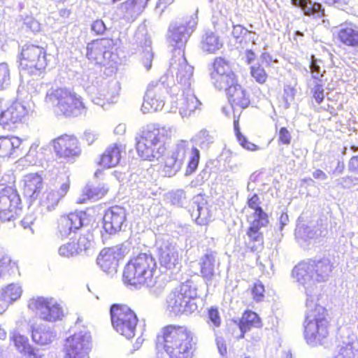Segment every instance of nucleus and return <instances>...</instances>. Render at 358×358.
<instances>
[{
	"label": "nucleus",
	"instance_id": "nucleus-1",
	"mask_svg": "<svg viewBox=\"0 0 358 358\" xmlns=\"http://www.w3.org/2000/svg\"><path fill=\"white\" fill-rule=\"evenodd\" d=\"M193 73V66L186 64L185 59L179 57V61L173 62L158 81L149 84L141 106L142 112L149 113L162 110L164 106L163 95H178L180 87L176 85V81L185 86H189Z\"/></svg>",
	"mask_w": 358,
	"mask_h": 358
},
{
	"label": "nucleus",
	"instance_id": "nucleus-2",
	"mask_svg": "<svg viewBox=\"0 0 358 358\" xmlns=\"http://www.w3.org/2000/svg\"><path fill=\"white\" fill-rule=\"evenodd\" d=\"M156 268L157 263L151 253H140L124 266L123 282L136 289L146 287L152 294L158 296L164 292L166 283L155 276Z\"/></svg>",
	"mask_w": 358,
	"mask_h": 358
},
{
	"label": "nucleus",
	"instance_id": "nucleus-3",
	"mask_svg": "<svg viewBox=\"0 0 358 358\" xmlns=\"http://www.w3.org/2000/svg\"><path fill=\"white\" fill-rule=\"evenodd\" d=\"M176 129L171 125L157 123L143 127L136 138V150L144 160L153 161L162 157Z\"/></svg>",
	"mask_w": 358,
	"mask_h": 358
},
{
	"label": "nucleus",
	"instance_id": "nucleus-4",
	"mask_svg": "<svg viewBox=\"0 0 358 358\" xmlns=\"http://www.w3.org/2000/svg\"><path fill=\"white\" fill-rule=\"evenodd\" d=\"M194 344L192 333L176 324L164 327L156 339L157 347L163 348L170 358H190Z\"/></svg>",
	"mask_w": 358,
	"mask_h": 358
},
{
	"label": "nucleus",
	"instance_id": "nucleus-5",
	"mask_svg": "<svg viewBox=\"0 0 358 358\" xmlns=\"http://www.w3.org/2000/svg\"><path fill=\"white\" fill-rule=\"evenodd\" d=\"M332 268L333 264L329 258L315 257L298 264L294 268L292 275L304 287L306 298L308 292L317 296L315 282L326 281L332 271Z\"/></svg>",
	"mask_w": 358,
	"mask_h": 358
},
{
	"label": "nucleus",
	"instance_id": "nucleus-6",
	"mask_svg": "<svg viewBox=\"0 0 358 358\" xmlns=\"http://www.w3.org/2000/svg\"><path fill=\"white\" fill-rule=\"evenodd\" d=\"M317 296L308 292L307 307L304 322V336L307 343L312 346L323 345L328 336L327 310L317 303Z\"/></svg>",
	"mask_w": 358,
	"mask_h": 358
},
{
	"label": "nucleus",
	"instance_id": "nucleus-7",
	"mask_svg": "<svg viewBox=\"0 0 358 358\" xmlns=\"http://www.w3.org/2000/svg\"><path fill=\"white\" fill-rule=\"evenodd\" d=\"M187 154L189 156L185 176L193 173L199 163L200 152L196 148L190 147L187 141L180 140L176 143L165 159L163 169L164 176L168 177L175 176L180 170Z\"/></svg>",
	"mask_w": 358,
	"mask_h": 358
},
{
	"label": "nucleus",
	"instance_id": "nucleus-8",
	"mask_svg": "<svg viewBox=\"0 0 358 358\" xmlns=\"http://www.w3.org/2000/svg\"><path fill=\"white\" fill-rule=\"evenodd\" d=\"M197 24L198 9L193 15L187 16L183 20L176 21L170 24L166 38L170 45L175 48V51L170 60L169 66L173 62H178L179 57H182L186 64H189L185 57L184 47Z\"/></svg>",
	"mask_w": 358,
	"mask_h": 358
},
{
	"label": "nucleus",
	"instance_id": "nucleus-9",
	"mask_svg": "<svg viewBox=\"0 0 358 358\" xmlns=\"http://www.w3.org/2000/svg\"><path fill=\"white\" fill-rule=\"evenodd\" d=\"M197 285L192 280H187L174 289L166 298L167 309L175 315H189L197 310L194 299L198 296Z\"/></svg>",
	"mask_w": 358,
	"mask_h": 358
},
{
	"label": "nucleus",
	"instance_id": "nucleus-10",
	"mask_svg": "<svg viewBox=\"0 0 358 358\" xmlns=\"http://www.w3.org/2000/svg\"><path fill=\"white\" fill-rule=\"evenodd\" d=\"M45 101L56 108V112L66 117H77L86 112L80 96L66 88L49 90Z\"/></svg>",
	"mask_w": 358,
	"mask_h": 358
},
{
	"label": "nucleus",
	"instance_id": "nucleus-11",
	"mask_svg": "<svg viewBox=\"0 0 358 358\" xmlns=\"http://www.w3.org/2000/svg\"><path fill=\"white\" fill-rule=\"evenodd\" d=\"M39 145L38 141L28 146L26 139L16 136H0V157L15 159L24 157L27 161L35 164Z\"/></svg>",
	"mask_w": 358,
	"mask_h": 358
},
{
	"label": "nucleus",
	"instance_id": "nucleus-12",
	"mask_svg": "<svg viewBox=\"0 0 358 358\" xmlns=\"http://www.w3.org/2000/svg\"><path fill=\"white\" fill-rule=\"evenodd\" d=\"M156 246L161 267L171 273L179 271L182 267L181 257L174 238L168 234L160 235L156 239Z\"/></svg>",
	"mask_w": 358,
	"mask_h": 358
},
{
	"label": "nucleus",
	"instance_id": "nucleus-13",
	"mask_svg": "<svg viewBox=\"0 0 358 358\" xmlns=\"http://www.w3.org/2000/svg\"><path fill=\"white\" fill-rule=\"evenodd\" d=\"M46 52L39 45H24L20 53V68L24 73L40 76L47 66Z\"/></svg>",
	"mask_w": 358,
	"mask_h": 358
},
{
	"label": "nucleus",
	"instance_id": "nucleus-14",
	"mask_svg": "<svg viewBox=\"0 0 358 358\" xmlns=\"http://www.w3.org/2000/svg\"><path fill=\"white\" fill-rule=\"evenodd\" d=\"M114 329L127 339L135 336L138 318L136 313L125 305L113 304L110 309Z\"/></svg>",
	"mask_w": 358,
	"mask_h": 358
},
{
	"label": "nucleus",
	"instance_id": "nucleus-15",
	"mask_svg": "<svg viewBox=\"0 0 358 358\" xmlns=\"http://www.w3.org/2000/svg\"><path fill=\"white\" fill-rule=\"evenodd\" d=\"M28 307L36 311L40 319L49 322L62 320L64 317L63 307L52 297L32 298L29 301Z\"/></svg>",
	"mask_w": 358,
	"mask_h": 358
},
{
	"label": "nucleus",
	"instance_id": "nucleus-16",
	"mask_svg": "<svg viewBox=\"0 0 358 358\" xmlns=\"http://www.w3.org/2000/svg\"><path fill=\"white\" fill-rule=\"evenodd\" d=\"M120 90V84L116 80H101L96 84L89 85L86 88L92 101L96 105L103 106L106 103L117 101Z\"/></svg>",
	"mask_w": 358,
	"mask_h": 358
},
{
	"label": "nucleus",
	"instance_id": "nucleus-17",
	"mask_svg": "<svg viewBox=\"0 0 358 358\" xmlns=\"http://www.w3.org/2000/svg\"><path fill=\"white\" fill-rule=\"evenodd\" d=\"M91 335L85 329L67 337L64 341L63 358H85L90 350Z\"/></svg>",
	"mask_w": 358,
	"mask_h": 358
},
{
	"label": "nucleus",
	"instance_id": "nucleus-18",
	"mask_svg": "<svg viewBox=\"0 0 358 358\" xmlns=\"http://www.w3.org/2000/svg\"><path fill=\"white\" fill-rule=\"evenodd\" d=\"M22 211L21 199L11 187H0V220L2 222L16 219Z\"/></svg>",
	"mask_w": 358,
	"mask_h": 358
},
{
	"label": "nucleus",
	"instance_id": "nucleus-19",
	"mask_svg": "<svg viewBox=\"0 0 358 358\" xmlns=\"http://www.w3.org/2000/svg\"><path fill=\"white\" fill-rule=\"evenodd\" d=\"M193 81V76L189 86H185L176 81V85L182 90L180 94L176 95V99L173 100V104L178 109V112L182 118L189 117L193 115L196 110L199 109L201 102L191 90V85Z\"/></svg>",
	"mask_w": 358,
	"mask_h": 358
},
{
	"label": "nucleus",
	"instance_id": "nucleus-20",
	"mask_svg": "<svg viewBox=\"0 0 358 358\" xmlns=\"http://www.w3.org/2000/svg\"><path fill=\"white\" fill-rule=\"evenodd\" d=\"M210 78L213 85L219 90L234 83L236 75L231 70L230 62L224 57H216L212 64Z\"/></svg>",
	"mask_w": 358,
	"mask_h": 358
},
{
	"label": "nucleus",
	"instance_id": "nucleus-21",
	"mask_svg": "<svg viewBox=\"0 0 358 358\" xmlns=\"http://www.w3.org/2000/svg\"><path fill=\"white\" fill-rule=\"evenodd\" d=\"M56 155L72 162L80 155L81 149L78 138L73 135H62L52 141Z\"/></svg>",
	"mask_w": 358,
	"mask_h": 358
},
{
	"label": "nucleus",
	"instance_id": "nucleus-22",
	"mask_svg": "<svg viewBox=\"0 0 358 358\" xmlns=\"http://www.w3.org/2000/svg\"><path fill=\"white\" fill-rule=\"evenodd\" d=\"M127 220L124 208L114 206L106 210L103 217V228L108 234H115L122 230Z\"/></svg>",
	"mask_w": 358,
	"mask_h": 358
},
{
	"label": "nucleus",
	"instance_id": "nucleus-23",
	"mask_svg": "<svg viewBox=\"0 0 358 358\" xmlns=\"http://www.w3.org/2000/svg\"><path fill=\"white\" fill-rule=\"evenodd\" d=\"M113 48V41L111 38L93 40L86 47V57L90 60L102 63L104 60L110 59Z\"/></svg>",
	"mask_w": 358,
	"mask_h": 358
},
{
	"label": "nucleus",
	"instance_id": "nucleus-24",
	"mask_svg": "<svg viewBox=\"0 0 358 358\" xmlns=\"http://www.w3.org/2000/svg\"><path fill=\"white\" fill-rule=\"evenodd\" d=\"M212 206L207 199L198 194L193 198V202L189 211L191 217L199 225H206L213 219Z\"/></svg>",
	"mask_w": 358,
	"mask_h": 358
},
{
	"label": "nucleus",
	"instance_id": "nucleus-25",
	"mask_svg": "<svg viewBox=\"0 0 358 358\" xmlns=\"http://www.w3.org/2000/svg\"><path fill=\"white\" fill-rule=\"evenodd\" d=\"M86 213L83 211L71 213L62 216L58 222V229L62 237H67L72 232H76L84 224Z\"/></svg>",
	"mask_w": 358,
	"mask_h": 358
},
{
	"label": "nucleus",
	"instance_id": "nucleus-26",
	"mask_svg": "<svg viewBox=\"0 0 358 358\" xmlns=\"http://www.w3.org/2000/svg\"><path fill=\"white\" fill-rule=\"evenodd\" d=\"M223 90L226 91L229 102L234 110L237 108L244 109L250 105V99L248 92L237 83L236 79L234 83H229Z\"/></svg>",
	"mask_w": 358,
	"mask_h": 358
},
{
	"label": "nucleus",
	"instance_id": "nucleus-27",
	"mask_svg": "<svg viewBox=\"0 0 358 358\" xmlns=\"http://www.w3.org/2000/svg\"><path fill=\"white\" fill-rule=\"evenodd\" d=\"M122 258L121 250L117 248H104L96 259V263L106 273L117 271L119 259Z\"/></svg>",
	"mask_w": 358,
	"mask_h": 358
},
{
	"label": "nucleus",
	"instance_id": "nucleus-28",
	"mask_svg": "<svg viewBox=\"0 0 358 358\" xmlns=\"http://www.w3.org/2000/svg\"><path fill=\"white\" fill-rule=\"evenodd\" d=\"M69 189V180L62 183L58 191L50 190L45 192L40 199L41 212H50L55 209L59 200L63 198Z\"/></svg>",
	"mask_w": 358,
	"mask_h": 358
},
{
	"label": "nucleus",
	"instance_id": "nucleus-29",
	"mask_svg": "<svg viewBox=\"0 0 358 358\" xmlns=\"http://www.w3.org/2000/svg\"><path fill=\"white\" fill-rule=\"evenodd\" d=\"M27 114V109L20 103H15L0 113V124L4 127L22 122Z\"/></svg>",
	"mask_w": 358,
	"mask_h": 358
},
{
	"label": "nucleus",
	"instance_id": "nucleus-30",
	"mask_svg": "<svg viewBox=\"0 0 358 358\" xmlns=\"http://www.w3.org/2000/svg\"><path fill=\"white\" fill-rule=\"evenodd\" d=\"M138 45L142 48L140 61L146 71L151 69L152 65V60L154 58V53L151 48V39L147 36L141 34L139 32L136 34L135 36Z\"/></svg>",
	"mask_w": 358,
	"mask_h": 358
},
{
	"label": "nucleus",
	"instance_id": "nucleus-31",
	"mask_svg": "<svg viewBox=\"0 0 358 358\" xmlns=\"http://www.w3.org/2000/svg\"><path fill=\"white\" fill-rule=\"evenodd\" d=\"M324 230L318 224H298L295 229V237L300 243L309 240H317L324 236Z\"/></svg>",
	"mask_w": 358,
	"mask_h": 358
},
{
	"label": "nucleus",
	"instance_id": "nucleus-32",
	"mask_svg": "<svg viewBox=\"0 0 358 358\" xmlns=\"http://www.w3.org/2000/svg\"><path fill=\"white\" fill-rule=\"evenodd\" d=\"M31 337L36 344L46 345L56 339L57 331L47 324H40L32 329Z\"/></svg>",
	"mask_w": 358,
	"mask_h": 358
},
{
	"label": "nucleus",
	"instance_id": "nucleus-33",
	"mask_svg": "<svg viewBox=\"0 0 358 358\" xmlns=\"http://www.w3.org/2000/svg\"><path fill=\"white\" fill-rule=\"evenodd\" d=\"M200 266V273L205 281L210 282L215 273V266H218L215 255L213 252H207L203 255L199 262Z\"/></svg>",
	"mask_w": 358,
	"mask_h": 358
},
{
	"label": "nucleus",
	"instance_id": "nucleus-34",
	"mask_svg": "<svg viewBox=\"0 0 358 358\" xmlns=\"http://www.w3.org/2000/svg\"><path fill=\"white\" fill-rule=\"evenodd\" d=\"M149 0H128L121 4L120 9L124 12V17L133 22L143 12Z\"/></svg>",
	"mask_w": 358,
	"mask_h": 358
},
{
	"label": "nucleus",
	"instance_id": "nucleus-35",
	"mask_svg": "<svg viewBox=\"0 0 358 358\" xmlns=\"http://www.w3.org/2000/svg\"><path fill=\"white\" fill-rule=\"evenodd\" d=\"M291 3L300 8L303 14L313 18H321L324 15V9L320 3L313 2L311 0H290Z\"/></svg>",
	"mask_w": 358,
	"mask_h": 358
},
{
	"label": "nucleus",
	"instance_id": "nucleus-36",
	"mask_svg": "<svg viewBox=\"0 0 358 358\" xmlns=\"http://www.w3.org/2000/svg\"><path fill=\"white\" fill-rule=\"evenodd\" d=\"M268 223V220L262 218V220H255L251 223L247 235L248 236L250 242L253 243L250 246L252 251H255L263 244V236L259 231L262 227H266Z\"/></svg>",
	"mask_w": 358,
	"mask_h": 358
},
{
	"label": "nucleus",
	"instance_id": "nucleus-37",
	"mask_svg": "<svg viewBox=\"0 0 358 358\" xmlns=\"http://www.w3.org/2000/svg\"><path fill=\"white\" fill-rule=\"evenodd\" d=\"M238 328L241 331V335L238 338H243L245 334L250 330L252 327H260L262 322L259 315L251 310L245 311L238 323Z\"/></svg>",
	"mask_w": 358,
	"mask_h": 358
},
{
	"label": "nucleus",
	"instance_id": "nucleus-38",
	"mask_svg": "<svg viewBox=\"0 0 358 358\" xmlns=\"http://www.w3.org/2000/svg\"><path fill=\"white\" fill-rule=\"evenodd\" d=\"M10 340L14 343L17 350L24 354L28 358H40V355L35 351V349L29 343L27 337L18 333H13Z\"/></svg>",
	"mask_w": 358,
	"mask_h": 358
},
{
	"label": "nucleus",
	"instance_id": "nucleus-39",
	"mask_svg": "<svg viewBox=\"0 0 358 358\" xmlns=\"http://www.w3.org/2000/svg\"><path fill=\"white\" fill-rule=\"evenodd\" d=\"M120 147L117 144L110 145L101 155L99 164L108 169L117 165L121 159Z\"/></svg>",
	"mask_w": 358,
	"mask_h": 358
},
{
	"label": "nucleus",
	"instance_id": "nucleus-40",
	"mask_svg": "<svg viewBox=\"0 0 358 358\" xmlns=\"http://www.w3.org/2000/svg\"><path fill=\"white\" fill-rule=\"evenodd\" d=\"M43 189V179L37 174H32L27 177L24 187V194L31 199L38 197Z\"/></svg>",
	"mask_w": 358,
	"mask_h": 358
},
{
	"label": "nucleus",
	"instance_id": "nucleus-41",
	"mask_svg": "<svg viewBox=\"0 0 358 358\" xmlns=\"http://www.w3.org/2000/svg\"><path fill=\"white\" fill-rule=\"evenodd\" d=\"M354 336L348 333L347 338L338 344L332 358H355L357 350L353 346Z\"/></svg>",
	"mask_w": 358,
	"mask_h": 358
},
{
	"label": "nucleus",
	"instance_id": "nucleus-42",
	"mask_svg": "<svg viewBox=\"0 0 358 358\" xmlns=\"http://www.w3.org/2000/svg\"><path fill=\"white\" fill-rule=\"evenodd\" d=\"M17 271L15 262L6 253V249L0 245V278H6L14 275Z\"/></svg>",
	"mask_w": 358,
	"mask_h": 358
},
{
	"label": "nucleus",
	"instance_id": "nucleus-43",
	"mask_svg": "<svg viewBox=\"0 0 358 358\" xmlns=\"http://www.w3.org/2000/svg\"><path fill=\"white\" fill-rule=\"evenodd\" d=\"M201 49L208 53H214L222 47L220 37L212 31H207L202 36Z\"/></svg>",
	"mask_w": 358,
	"mask_h": 358
},
{
	"label": "nucleus",
	"instance_id": "nucleus-44",
	"mask_svg": "<svg viewBox=\"0 0 358 358\" xmlns=\"http://www.w3.org/2000/svg\"><path fill=\"white\" fill-rule=\"evenodd\" d=\"M337 37L345 45L358 46V31L352 27L341 26L338 30Z\"/></svg>",
	"mask_w": 358,
	"mask_h": 358
},
{
	"label": "nucleus",
	"instance_id": "nucleus-45",
	"mask_svg": "<svg viewBox=\"0 0 358 358\" xmlns=\"http://www.w3.org/2000/svg\"><path fill=\"white\" fill-rule=\"evenodd\" d=\"M107 190L103 187L87 185L83 189V195L78 199L77 203H85L88 200L96 201L103 196Z\"/></svg>",
	"mask_w": 358,
	"mask_h": 358
},
{
	"label": "nucleus",
	"instance_id": "nucleus-46",
	"mask_svg": "<svg viewBox=\"0 0 358 358\" xmlns=\"http://www.w3.org/2000/svg\"><path fill=\"white\" fill-rule=\"evenodd\" d=\"M247 203L249 208L255 210V220H262V218L268 220L267 214L259 206L260 203L259 197L257 194H253L250 197H248Z\"/></svg>",
	"mask_w": 358,
	"mask_h": 358
},
{
	"label": "nucleus",
	"instance_id": "nucleus-47",
	"mask_svg": "<svg viewBox=\"0 0 358 358\" xmlns=\"http://www.w3.org/2000/svg\"><path fill=\"white\" fill-rule=\"evenodd\" d=\"M250 73L252 78L259 84H264L267 80L268 74L260 62H256L250 66Z\"/></svg>",
	"mask_w": 358,
	"mask_h": 358
},
{
	"label": "nucleus",
	"instance_id": "nucleus-48",
	"mask_svg": "<svg viewBox=\"0 0 358 358\" xmlns=\"http://www.w3.org/2000/svg\"><path fill=\"white\" fill-rule=\"evenodd\" d=\"M22 290L21 287L17 284L11 283L3 288L1 294H5V297L9 301L10 303L17 300L22 294Z\"/></svg>",
	"mask_w": 358,
	"mask_h": 358
},
{
	"label": "nucleus",
	"instance_id": "nucleus-49",
	"mask_svg": "<svg viewBox=\"0 0 358 358\" xmlns=\"http://www.w3.org/2000/svg\"><path fill=\"white\" fill-rule=\"evenodd\" d=\"M234 127L236 139L243 148L250 151H255L259 149L257 145L248 141L247 138L242 134L239 129L238 120H234Z\"/></svg>",
	"mask_w": 358,
	"mask_h": 358
},
{
	"label": "nucleus",
	"instance_id": "nucleus-50",
	"mask_svg": "<svg viewBox=\"0 0 358 358\" xmlns=\"http://www.w3.org/2000/svg\"><path fill=\"white\" fill-rule=\"evenodd\" d=\"M10 69L6 62L0 63V90H5L10 85Z\"/></svg>",
	"mask_w": 358,
	"mask_h": 358
},
{
	"label": "nucleus",
	"instance_id": "nucleus-51",
	"mask_svg": "<svg viewBox=\"0 0 358 358\" xmlns=\"http://www.w3.org/2000/svg\"><path fill=\"white\" fill-rule=\"evenodd\" d=\"M322 65L323 62L322 60L317 59L313 56L312 57L310 63V69L313 79L320 80L321 78L323 77L325 70L322 71Z\"/></svg>",
	"mask_w": 358,
	"mask_h": 358
},
{
	"label": "nucleus",
	"instance_id": "nucleus-52",
	"mask_svg": "<svg viewBox=\"0 0 358 358\" xmlns=\"http://www.w3.org/2000/svg\"><path fill=\"white\" fill-rule=\"evenodd\" d=\"M170 199L173 205L183 207L187 203L186 193L183 189H179L170 193Z\"/></svg>",
	"mask_w": 358,
	"mask_h": 358
},
{
	"label": "nucleus",
	"instance_id": "nucleus-53",
	"mask_svg": "<svg viewBox=\"0 0 358 358\" xmlns=\"http://www.w3.org/2000/svg\"><path fill=\"white\" fill-rule=\"evenodd\" d=\"M195 141L202 148H207L214 141V138L206 129L201 130L194 138Z\"/></svg>",
	"mask_w": 358,
	"mask_h": 358
},
{
	"label": "nucleus",
	"instance_id": "nucleus-54",
	"mask_svg": "<svg viewBox=\"0 0 358 358\" xmlns=\"http://www.w3.org/2000/svg\"><path fill=\"white\" fill-rule=\"evenodd\" d=\"M58 253L63 257H71L77 255V249L75 242H69L61 245L58 249Z\"/></svg>",
	"mask_w": 358,
	"mask_h": 358
},
{
	"label": "nucleus",
	"instance_id": "nucleus-55",
	"mask_svg": "<svg viewBox=\"0 0 358 358\" xmlns=\"http://www.w3.org/2000/svg\"><path fill=\"white\" fill-rule=\"evenodd\" d=\"M208 324L210 327L217 328L221 324V318L217 308L212 307L208 313Z\"/></svg>",
	"mask_w": 358,
	"mask_h": 358
},
{
	"label": "nucleus",
	"instance_id": "nucleus-56",
	"mask_svg": "<svg viewBox=\"0 0 358 358\" xmlns=\"http://www.w3.org/2000/svg\"><path fill=\"white\" fill-rule=\"evenodd\" d=\"M91 31L96 36H102L108 29L104 22L101 19L93 21L90 25Z\"/></svg>",
	"mask_w": 358,
	"mask_h": 358
},
{
	"label": "nucleus",
	"instance_id": "nucleus-57",
	"mask_svg": "<svg viewBox=\"0 0 358 358\" xmlns=\"http://www.w3.org/2000/svg\"><path fill=\"white\" fill-rule=\"evenodd\" d=\"M296 93V90L294 87L291 85H285L283 97L286 108L289 107L290 103L294 99Z\"/></svg>",
	"mask_w": 358,
	"mask_h": 358
},
{
	"label": "nucleus",
	"instance_id": "nucleus-58",
	"mask_svg": "<svg viewBox=\"0 0 358 358\" xmlns=\"http://www.w3.org/2000/svg\"><path fill=\"white\" fill-rule=\"evenodd\" d=\"M92 246V242L85 236H80L78 242L76 243L78 255L83 251L87 252Z\"/></svg>",
	"mask_w": 358,
	"mask_h": 358
},
{
	"label": "nucleus",
	"instance_id": "nucleus-59",
	"mask_svg": "<svg viewBox=\"0 0 358 358\" xmlns=\"http://www.w3.org/2000/svg\"><path fill=\"white\" fill-rule=\"evenodd\" d=\"M312 92L313 94V98L317 103H321L324 99V88L322 84L317 83L313 88L312 89Z\"/></svg>",
	"mask_w": 358,
	"mask_h": 358
},
{
	"label": "nucleus",
	"instance_id": "nucleus-60",
	"mask_svg": "<svg viewBox=\"0 0 358 358\" xmlns=\"http://www.w3.org/2000/svg\"><path fill=\"white\" fill-rule=\"evenodd\" d=\"M23 24L27 29H29L33 32H36L40 30V23L31 16H27L24 19Z\"/></svg>",
	"mask_w": 358,
	"mask_h": 358
},
{
	"label": "nucleus",
	"instance_id": "nucleus-61",
	"mask_svg": "<svg viewBox=\"0 0 358 358\" xmlns=\"http://www.w3.org/2000/svg\"><path fill=\"white\" fill-rule=\"evenodd\" d=\"M292 140V136L286 127H281L278 133V141L284 145H289Z\"/></svg>",
	"mask_w": 358,
	"mask_h": 358
},
{
	"label": "nucleus",
	"instance_id": "nucleus-62",
	"mask_svg": "<svg viewBox=\"0 0 358 358\" xmlns=\"http://www.w3.org/2000/svg\"><path fill=\"white\" fill-rule=\"evenodd\" d=\"M252 295H253V298L256 301H261L264 295V285L260 283V282H258V283H255L254 285V287L252 289Z\"/></svg>",
	"mask_w": 358,
	"mask_h": 358
},
{
	"label": "nucleus",
	"instance_id": "nucleus-63",
	"mask_svg": "<svg viewBox=\"0 0 358 358\" xmlns=\"http://www.w3.org/2000/svg\"><path fill=\"white\" fill-rule=\"evenodd\" d=\"M248 33H250L246 28L241 24L233 25L232 35L236 39H238L240 37L245 36Z\"/></svg>",
	"mask_w": 358,
	"mask_h": 358
},
{
	"label": "nucleus",
	"instance_id": "nucleus-64",
	"mask_svg": "<svg viewBox=\"0 0 358 358\" xmlns=\"http://www.w3.org/2000/svg\"><path fill=\"white\" fill-rule=\"evenodd\" d=\"M348 169L351 172L358 173V155L350 158L348 162Z\"/></svg>",
	"mask_w": 358,
	"mask_h": 358
}]
</instances>
